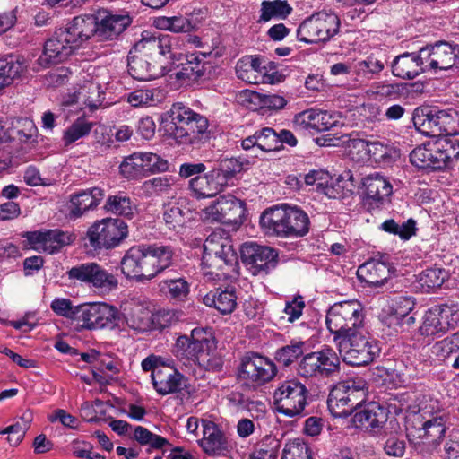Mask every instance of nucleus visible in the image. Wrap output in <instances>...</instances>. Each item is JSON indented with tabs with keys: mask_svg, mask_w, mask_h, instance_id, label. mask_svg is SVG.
I'll use <instances>...</instances> for the list:
<instances>
[{
	"mask_svg": "<svg viewBox=\"0 0 459 459\" xmlns=\"http://www.w3.org/2000/svg\"><path fill=\"white\" fill-rule=\"evenodd\" d=\"M172 353L185 366H197L205 371H219L223 359L217 351L212 333L204 328H195L189 335L176 339Z\"/></svg>",
	"mask_w": 459,
	"mask_h": 459,
	"instance_id": "1",
	"label": "nucleus"
},
{
	"mask_svg": "<svg viewBox=\"0 0 459 459\" xmlns=\"http://www.w3.org/2000/svg\"><path fill=\"white\" fill-rule=\"evenodd\" d=\"M173 252L162 245H139L129 248L121 260V270L126 278L137 281H149L169 267Z\"/></svg>",
	"mask_w": 459,
	"mask_h": 459,
	"instance_id": "2",
	"label": "nucleus"
},
{
	"mask_svg": "<svg viewBox=\"0 0 459 459\" xmlns=\"http://www.w3.org/2000/svg\"><path fill=\"white\" fill-rule=\"evenodd\" d=\"M202 264L207 281H221L235 272L238 255L227 232L217 230L207 237L204 243Z\"/></svg>",
	"mask_w": 459,
	"mask_h": 459,
	"instance_id": "3",
	"label": "nucleus"
},
{
	"mask_svg": "<svg viewBox=\"0 0 459 459\" xmlns=\"http://www.w3.org/2000/svg\"><path fill=\"white\" fill-rule=\"evenodd\" d=\"M307 214L288 204L276 205L266 209L260 216V225L264 232L281 238H299L309 231Z\"/></svg>",
	"mask_w": 459,
	"mask_h": 459,
	"instance_id": "4",
	"label": "nucleus"
},
{
	"mask_svg": "<svg viewBox=\"0 0 459 459\" xmlns=\"http://www.w3.org/2000/svg\"><path fill=\"white\" fill-rule=\"evenodd\" d=\"M446 422V415L443 411H431L424 408L407 426V437L414 446L425 444L437 447L445 437Z\"/></svg>",
	"mask_w": 459,
	"mask_h": 459,
	"instance_id": "5",
	"label": "nucleus"
},
{
	"mask_svg": "<svg viewBox=\"0 0 459 459\" xmlns=\"http://www.w3.org/2000/svg\"><path fill=\"white\" fill-rule=\"evenodd\" d=\"M107 78L105 69L90 67L81 74L80 82L74 91L64 97L62 104L64 106L77 104L80 109L84 107L91 108L99 107L103 100V86L107 83Z\"/></svg>",
	"mask_w": 459,
	"mask_h": 459,
	"instance_id": "6",
	"label": "nucleus"
},
{
	"mask_svg": "<svg viewBox=\"0 0 459 459\" xmlns=\"http://www.w3.org/2000/svg\"><path fill=\"white\" fill-rule=\"evenodd\" d=\"M333 342L343 361L352 366L371 362L378 352V348L370 341L363 326L342 336H334Z\"/></svg>",
	"mask_w": 459,
	"mask_h": 459,
	"instance_id": "7",
	"label": "nucleus"
},
{
	"mask_svg": "<svg viewBox=\"0 0 459 459\" xmlns=\"http://www.w3.org/2000/svg\"><path fill=\"white\" fill-rule=\"evenodd\" d=\"M170 117L175 123L180 125L173 131V137L178 143L193 144L197 139L208 138L207 118L183 103L178 102L172 105Z\"/></svg>",
	"mask_w": 459,
	"mask_h": 459,
	"instance_id": "8",
	"label": "nucleus"
},
{
	"mask_svg": "<svg viewBox=\"0 0 459 459\" xmlns=\"http://www.w3.org/2000/svg\"><path fill=\"white\" fill-rule=\"evenodd\" d=\"M364 309L357 299L334 303L327 311L325 324L334 336H342L363 326Z\"/></svg>",
	"mask_w": 459,
	"mask_h": 459,
	"instance_id": "9",
	"label": "nucleus"
},
{
	"mask_svg": "<svg viewBox=\"0 0 459 459\" xmlns=\"http://www.w3.org/2000/svg\"><path fill=\"white\" fill-rule=\"evenodd\" d=\"M341 21L334 13L319 12L305 19L297 30V38L307 44L328 42L340 31Z\"/></svg>",
	"mask_w": 459,
	"mask_h": 459,
	"instance_id": "10",
	"label": "nucleus"
},
{
	"mask_svg": "<svg viewBox=\"0 0 459 459\" xmlns=\"http://www.w3.org/2000/svg\"><path fill=\"white\" fill-rule=\"evenodd\" d=\"M308 391L297 378L281 382L273 392L275 410L289 418L304 415Z\"/></svg>",
	"mask_w": 459,
	"mask_h": 459,
	"instance_id": "11",
	"label": "nucleus"
},
{
	"mask_svg": "<svg viewBox=\"0 0 459 459\" xmlns=\"http://www.w3.org/2000/svg\"><path fill=\"white\" fill-rule=\"evenodd\" d=\"M75 321L87 330H113L119 325L120 314L116 307L104 302L84 304L77 307Z\"/></svg>",
	"mask_w": 459,
	"mask_h": 459,
	"instance_id": "12",
	"label": "nucleus"
},
{
	"mask_svg": "<svg viewBox=\"0 0 459 459\" xmlns=\"http://www.w3.org/2000/svg\"><path fill=\"white\" fill-rule=\"evenodd\" d=\"M128 235L127 224L117 218L96 221L87 230L90 245L94 249H111L118 247Z\"/></svg>",
	"mask_w": 459,
	"mask_h": 459,
	"instance_id": "13",
	"label": "nucleus"
},
{
	"mask_svg": "<svg viewBox=\"0 0 459 459\" xmlns=\"http://www.w3.org/2000/svg\"><path fill=\"white\" fill-rule=\"evenodd\" d=\"M421 56L426 71L434 73L459 70V45L447 41L421 48Z\"/></svg>",
	"mask_w": 459,
	"mask_h": 459,
	"instance_id": "14",
	"label": "nucleus"
},
{
	"mask_svg": "<svg viewBox=\"0 0 459 459\" xmlns=\"http://www.w3.org/2000/svg\"><path fill=\"white\" fill-rule=\"evenodd\" d=\"M277 372V367L272 359L253 354L241 359L238 378L247 386L258 387L272 381Z\"/></svg>",
	"mask_w": 459,
	"mask_h": 459,
	"instance_id": "15",
	"label": "nucleus"
},
{
	"mask_svg": "<svg viewBox=\"0 0 459 459\" xmlns=\"http://www.w3.org/2000/svg\"><path fill=\"white\" fill-rule=\"evenodd\" d=\"M245 212V203L233 195H221L216 201L205 207L202 211L201 217L205 222L239 225L243 222Z\"/></svg>",
	"mask_w": 459,
	"mask_h": 459,
	"instance_id": "16",
	"label": "nucleus"
},
{
	"mask_svg": "<svg viewBox=\"0 0 459 459\" xmlns=\"http://www.w3.org/2000/svg\"><path fill=\"white\" fill-rule=\"evenodd\" d=\"M458 324V306L446 304L435 306L425 312L420 332L422 335L436 336L444 334Z\"/></svg>",
	"mask_w": 459,
	"mask_h": 459,
	"instance_id": "17",
	"label": "nucleus"
},
{
	"mask_svg": "<svg viewBox=\"0 0 459 459\" xmlns=\"http://www.w3.org/2000/svg\"><path fill=\"white\" fill-rule=\"evenodd\" d=\"M340 359L329 347L305 355L299 362V373L305 377H327L338 372Z\"/></svg>",
	"mask_w": 459,
	"mask_h": 459,
	"instance_id": "18",
	"label": "nucleus"
},
{
	"mask_svg": "<svg viewBox=\"0 0 459 459\" xmlns=\"http://www.w3.org/2000/svg\"><path fill=\"white\" fill-rule=\"evenodd\" d=\"M70 280L87 283L95 289L110 292L118 286L117 278L97 263H84L67 272Z\"/></svg>",
	"mask_w": 459,
	"mask_h": 459,
	"instance_id": "19",
	"label": "nucleus"
},
{
	"mask_svg": "<svg viewBox=\"0 0 459 459\" xmlns=\"http://www.w3.org/2000/svg\"><path fill=\"white\" fill-rule=\"evenodd\" d=\"M241 257L248 271L253 275H258L267 273L275 267L278 254L272 247L247 242L241 247Z\"/></svg>",
	"mask_w": 459,
	"mask_h": 459,
	"instance_id": "20",
	"label": "nucleus"
},
{
	"mask_svg": "<svg viewBox=\"0 0 459 459\" xmlns=\"http://www.w3.org/2000/svg\"><path fill=\"white\" fill-rule=\"evenodd\" d=\"M361 185L363 203L368 209H379L389 203L393 186L383 175L370 174L363 178Z\"/></svg>",
	"mask_w": 459,
	"mask_h": 459,
	"instance_id": "21",
	"label": "nucleus"
},
{
	"mask_svg": "<svg viewBox=\"0 0 459 459\" xmlns=\"http://www.w3.org/2000/svg\"><path fill=\"white\" fill-rule=\"evenodd\" d=\"M75 49L61 30L56 31L46 41L43 52L36 62L38 67L35 70L48 68L65 61Z\"/></svg>",
	"mask_w": 459,
	"mask_h": 459,
	"instance_id": "22",
	"label": "nucleus"
},
{
	"mask_svg": "<svg viewBox=\"0 0 459 459\" xmlns=\"http://www.w3.org/2000/svg\"><path fill=\"white\" fill-rule=\"evenodd\" d=\"M95 20L97 39L100 41L117 39L132 23L128 13H113L108 10L100 11Z\"/></svg>",
	"mask_w": 459,
	"mask_h": 459,
	"instance_id": "23",
	"label": "nucleus"
},
{
	"mask_svg": "<svg viewBox=\"0 0 459 459\" xmlns=\"http://www.w3.org/2000/svg\"><path fill=\"white\" fill-rule=\"evenodd\" d=\"M293 122L301 129H313L317 132L327 131L343 125L340 113L316 109H307L297 114Z\"/></svg>",
	"mask_w": 459,
	"mask_h": 459,
	"instance_id": "24",
	"label": "nucleus"
},
{
	"mask_svg": "<svg viewBox=\"0 0 459 459\" xmlns=\"http://www.w3.org/2000/svg\"><path fill=\"white\" fill-rule=\"evenodd\" d=\"M387 418L388 412L385 408L377 403H368L359 406V410L355 411L351 419V425L356 429L376 433L383 428Z\"/></svg>",
	"mask_w": 459,
	"mask_h": 459,
	"instance_id": "25",
	"label": "nucleus"
},
{
	"mask_svg": "<svg viewBox=\"0 0 459 459\" xmlns=\"http://www.w3.org/2000/svg\"><path fill=\"white\" fill-rule=\"evenodd\" d=\"M105 196L102 188L95 186L79 191L70 195L67 210L71 218H80L86 212L94 210Z\"/></svg>",
	"mask_w": 459,
	"mask_h": 459,
	"instance_id": "26",
	"label": "nucleus"
},
{
	"mask_svg": "<svg viewBox=\"0 0 459 459\" xmlns=\"http://www.w3.org/2000/svg\"><path fill=\"white\" fill-rule=\"evenodd\" d=\"M203 437L199 440L202 449L209 455L224 456L230 445L224 433L212 421L202 420Z\"/></svg>",
	"mask_w": 459,
	"mask_h": 459,
	"instance_id": "27",
	"label": "nucleus"
},
{
	"mask_svg": "<svg viewBox=\"0 0 459 459\" xmlns=\"http://www.w3.org/2000/svg\"><path fill=\"white\" fill-rule=\"evenodd\" d=\"M176 39L169 35L143 36L142 39L135 45V49L144 56L160 55L165 59H176L178 53L174 44Z\"/></svg>",
	"mask_w": 459,
	"mask_h": 459,
	"instance_id": "28",
	"label": "nucleus"
},
{
	"mask_svg": "<svg viewBox=\"0 0 459 459\" xmlns=\"http://www.w3.org/2000/svg\"><path fill=\"white\" fill-rule=\"evenodd\" d=\"M75 48L92 36L97 37L96 20L91 15H80L73 19L69 25L61 30Z\"/></svg>",
	"mask_w": 459,
	"mask_h": 459,
	"instance_id": "29",
	"label": "nucleus"
},
{
	"mask_svg": "<svg viewBox=\"0 0 459 459\" xmlns=\"http://www.w3.org/2000/svg\"><path fill=\"white\" fill-rule=\"evenodd\" d=\"M152 384L155 390L162 395L180 391L183 386V376L175 368L174 361L154 370Z\"/></svg>",
	"mask_w": 459,
	"mask_h": 459,
	"instance_id": "30",
	"label": "nucleus"
},
{
	"mask_svg": "<svg viewBox=\"0 0 459 459\" xmlns=\"http://www.w3.org/2000/svg\"><path fill=\"white\" fill-rule=\"evenodd\" d=\"M420 56L421 49L396 56L392 63L393 74L403 79H413L420 74L427 72Z\"/></svg>",
	"mask_w": 459,
	"mask_h": 459,
	"instance_id": "31",
	"label": "nucleus"
},
{
	"mask_svg": "<svg viewBox=\"0 0 459 459\" xmlns=\"http://www.w3.org/2000/svg\"><path fill=\"white\" fill-rule=\"evenodd\" d=\"M128 73L139 81H151L165 74L163 65H152L144 55L131 56L128 58Z\"/></svg>",
	"mask_w": 459,
	"mask_h": 459,
	"instance_id": "32",
	"label": "nucleus"
},
{
	"mask_svg": "<svg viewBox=\"0 0 459 459\" xmlns=\"http://www.w3.org/2000/svg\"><path fill=\"white\" fill-rule=\"evenodd\" d=\"M190 213L187 199L180 197L164 205L163 220L169 229L177 230L186 225L190 219Z\"/></svg>",
	"mask_w": 459,
	"mask_h": 459,
	"instance_id": "33",
	"label": "nucleus"
},
{
	"mask_svg": "<svg viewBox=\"0 0 459 459\" xmlns=\"http://www.w3.org/2000/svg\"><path fill=\"white\" fill-rule=\"evenodd\" d=\"M358 278L373 287L383 286L390 277L388 265L380 261L371 260L361 264L357 271Z\"/></svg>",
	"mask_w": 459,
	"mask_h": 459,
	"instance_id": "34",
	"label": "nucleus"
},
{
	"mask_svg": "<svg viewBox=\"0 0 459 459\" xmlns=\"http://www.w3.org/2000/svg\"><path fill=\"white\" fill-rule=\"evenodd\" d=\"M190 188L198 198L212 197L224 189L223 179L211 170L207 174L196 176L189 182Z\"/></svg>",
	"mask_w": 459,
	"mask_h": 459,
	"instance_id": "35",
	"label": "nucleus"
},
{
	"mask_svg": "<svg viewBox=\"0 0 459 459\" xmlns=\"http://www.w3.org/2000/svg\"><path fill=\"white\" fill-rule=\"evenodd\" d=\"M236 74L242 81L255 84L265 76V67L257 56H245L237 62Z\"/></svg>",
	"mask_w": 459,
	"mask_h": 459,
	"instance_id": "36",
	"label": "nucleus"
},
{
	"mask_svg": "<svg viewBox=\"0 0 459 459\" xmlns=\"http://www.w3.org/2000/svg\"><path fill=\"white\" fill-rule=\"evenodd\" d=\"M237 295L234 288L218 289L210 291L203 298L207 307H213L222 314H230L237 306Z\"/></svg>",
	"mask_w": 459,
	"mask_h": 459,
	"instance_id": "37",
	"label": "nucleus"
},
{
	"mask_svg": "<svg viewBox=\"0 0 459 459\" xmlns=\"http://www.w3.org/2000/svg\"><path fill=\"white\" fill-rule=\"evenodd\" d=\"M307 186H315L316 189L329 198H338L341 195L340 186L331 178L328 172L324 170H314L304 178Z\"/></svg>",
	"mask_w": 459,
	"mask_h": 459,
	"instance_id": "38",
	"label": "nucleus"
},
{
	"mask_svg": "<svg viewBox=\"0 0 459 459\" xmlns=\"http://www.w3.org/2000/svg\"><path fill=\"white\" fill-rule=\"evenodd\" d=\"M436 141L425 143L416 147L410 154L411 162L420 169H439L437 159Z\"/></svg>",
	"mask_w": 459,
	"mask_h": 459,
	"instance_id": "39",
	"label": "nucleus"
},
{
	"mask_svg": "<svg viewBox=\"0 0 459 459\" xmlns=\"http://www.w3.org/2000/svg\"><path fill=\"white\" fill-rule=\"evenodd\" d=\"M344 385L338 384L330 392L327 404L331 414L335 418L347 417L354 411V405L348 403L349 394L344 393Z\"/></svg>",
	"mask_w": 459,
	"mask_h": 459,
	"instance_id": "40",
	"label": "nucleus"
},
{
	"mask_svg": "<svg viewBox=\"0 0 459 459\" xmlns=\"http://www.w3.org/2000/svg\"><path fill=\"white\" fill-rule=\"evenodd\" d=\"M104 209L112 214L132 219L136 212L137 207L126 194L119 192L108 196Z\"/></svg>",
	"mask_w": 459,
	"mask_h": 459,
	"instance_id": "41",
	"label": "nucleus"
},
{
	"mask_svg": "<svg viewBox=\"0 0 459 459\" xmlns=\"http://www.w3.org/2000/svg\"><path fill=\"white\" fill-rule=\"evenodd\" d=\"M437 151V168L443 169L453 165L459 159V142L456 139L444 137L436 141Z\"/></svg>",
	"mask_w": 459,
	"mask_h": 459,
	"instance_id": "42",
	"label": "nucleus"
},
{
	"mask_svg": "<svg viewBox=\"0 0 459 459\" xmlns=\"http://www.w3.org/2000/svg\"><path fill=\"white\" fill-rule=\"evenodd\" d=\"M292 12L286 0H264L261 3L258 23L268 22L273 19H285Z\"/></svg>",
	"mask_w": 459,
	"mask_h": 459,
	"instance_id": "43",
	"label": "nucleus"
},
{
	"mask_svg": "<svg viewBox=\"0 0 459 459\" xmlns=\"http://www.w3.org/2000/svg\"><path fill=\"white\" fill-rule=\"evenodd\" d=\"M448 277V272L442 268H427L417 276V288L422 292L434 291L440 288Z\"/></svg>",
	"mask_w": 459,
	"mask_h": 459,
	"instance_id": "44",
	"label": "nucleus"
},
{
	"mask_svg": "<svg viewBox=\"0 0 459 459\" xmlns=\"http://www.w3.org/2000/svg\"><path fill=\"white\" fill-rule=\"evenodd\" d=\"M369 161L379 166H390L400 158L399 151L389 143L370 142Z\"/></svg>",
	"mask_w": 459,
	"mask_h": 459,
	"instance_id": "45",
	"label": "nucleus"
},
{
	"mask_svg": "<svg viewBox=\"0 0 459 459\" xmlns=\"http://www.w3.org/2000/svg\"><path fill=\"white\" fill-rule=\"evenodd\" d=\"M143 152H134L124 158L120 163V174L127 179H139L147 177Z\"/></svg>",
	"mask_w": 459,
	"mask_h": 459,
	"instance_id": "46",
	"label": "nucleus"
},
{
	"mask_svg": "<svg viewBox=\"0 0 459 459\" xmlns=\"http://www.w3.org/2000/svg\"><path fill=\"white\" fill-rule=\"evenodd\" d=\"M153 25L162 30H169L174 33H186L195 30V25L190 19L182 15L178 16H160L157 17Z\"/></svg>",
	"mask_w": 459,
	"mask_h": 459,
	"instance_id": "47",
	"label": "nucleus"
},
{
	"mask_svg": "<svg viewBox=\"0 0 459 459\" xmlns=\"http://www.w3.org/2000/svg\"><path fill=\"white\" fill-rule=\"evenodd\" d=\"M27 65L23 58L10 57L0 59V85L2 88L9 85L19 77L26 69Z\"/></svg>",
	"mask_w": 459,
	"mask_h": 459,
	"instance_id": "48",
	"label": "nucleus"
},
{
	"mask_svg": "<svg viewBox=\"0 0 459 459\" xmlns=\"http://www.w3.org/2000/svg\"><path fill=\"white\" fill-rule=\"evenodd\" d=\"M161 99L159 89H138L127 95V102L134 108L155 106L161 101Z\"/></svg>",
	"mask_w": 459,
	"mask_h": 459,
	"instance_id": "49",
	"label": "nucleus"
},
{
	"mask_svg": "<svg viewBox=\"0 0 459 459\" xmlns=\"http://www.w3.org/2000/svg\"><path fill=\"white\" fill-rule=\"evenodd\" d=\"M412 120L415 128L420 134L430 137L437 136L433 110L418 108L414 112Z\"/></svg>",
	"mask_w": 459,
	"mask_h": 459,
	"instance_id": "50",
	"label": "nucleus"
},
{
	"mask_svg": "<svg viewBox=\"0 0 459 459\" xmlns=\"http://www.w3.org/2000/svg\"><path fill=\"white\" fill-rule=\"evenodd\" d=\"M160 291L176 299H184L189 293V284L184 278L164 280L159 283Z\"/></svg>",
	"mask_w": 459,
	"mask_h": 459,
	"instance_id": "51",
	"label": "nucleus"
},
{
	"mask_svg": "<svg viewBox=\"0 0 459 459\" xmlns=\"http://www.w3.org/2000/svg\"><path fill=\"white\" fill-rule=\"evenodd\" d=\"M381 229L385 232L399 236L403 240L410 239L416 234V221L410 218L402 224L397 223L394 220H386L381 224Z\"/></svg>",
	"mask_w": 459,
	"mask_h": 459,
	"instance_id": "52",
	"label": "nucleus"
},
{
	"mask_svg": "<svg viewBox=\"0 0 459 459\" xmlns=\"http://www.w3.org/2000/svg\"><path fill=\"white\" fill-rule=\"evenodd\" d=\"M173 184L174 180L169 177H156L144 181L140 189L144 196L151 197L168 193Z\"/></svg>",
	"mask_w": 459,
	"mask_h": 459,
	"instance_id": "53",
	"label": "nucleus"
},
{
	"mask_svg": "<svg viewBox=\"0 0 459 459\" xmlns=\"http://www.w3.org/2000/svg\"><path fill=\"white\" fill-rule=\"evenodd\" d=\"M92 124L84 118H77L63 133V142L65 146L72 144L79 139L88 135L91 131Z\"/></svg>",
	"mask_w": 459,
	"mask_h": 459,
	"instance_id": "54",
	"label": "nucleus"
},
{
	"mask_svg": "<svg viewBox=\"0 0 459 459\" xmlns=\"http://www.w3.org/2000/svg\"><path fill=\"white\" fill-rule=\"evenodd\" d=\"M128 325L136 331L143 332L150 328V311L140 305H136L126 313Z\"/></svg>",
	"mask_w": 459,
	"mask_h": 459,
	"instance_id": "55",
	"label": "nucleus"
},
{
	"mask_svg": "<svg viewBox=\"0 0 459 459\" xmlns=\"http://www.w3.org/2000/svg\"><path fill=\"white\" fill-rule=\"evenodd\" d=\"M429 352L431 362L439 364L445 362L453 353L456 352V349L450 336L435 342L431 346Z\"/></svg>",
	"mask_w": 459,
	"mask_h": 459,
	"instance_id": "56",
	"label": "nucleus"
},
{
	"mask_svg": "<svg viewBox=\"0 0 459 459\" xmlns=\"http://www.w3.org/2000/svg\"><path fill=\"white\" fill-rule=\"evenodd\" d=\"M74 237L67 232L57 230H47L44 252L53 254L63 247L72 243Z\"/></svg>",
	"mask_w": 459,
	"mask_h": 459,
	"instance_id": "57",
	"label": "nucleus"
},
{
	"mask_svg": "<svg viewBox=\"0 0 459 459\" xmlns=\"http://www.w3.org/2000/svg\"><path fill=\"white\" fill-rule=\"evenodd\" d=\"M305 342L301 341H293L290 344L278 350L275 358L284 366H289L296 360L304 351Z\"/></svg>",
	"mask_w": 459,
	"mask_h": 459,
	"instance_id": "58",
	"label": "nucleus"
},
{
	"mask_svg": "<svg viewBox=\"0 0 459 459\" xmlns=\"http://www.w3.org/2000/svg\"><path fill=\"white\" fill-rule=\"evenodd\" d=\"M257 147L264 152H274L281 150L279 137L275 131L270 127H264L255 132Z\"/></svg>",
	"mask_w": 459,
	"mask_h": 459,
	"instance_id": "59",
	"label": "nucleus"
},
{
	"mask_svg": "<svg viewBox=\"0 0 459 459\" xmlns=\"http://www.w3.org/2000/svg\"><path fill=\"white\" fill-rule=\"evenodd\" d=\"M206 53L195 52L187 56L186 62L182 65L190 74V81H196L204 75L205 71L204 58Z\"/></svg>",
	"mask_w": 459,
	"mask_h": 459,
	"instance_id": "60",
	"label": "nucleus"
},
{
	"mask_svg": "<svg viewBox=\"0 0 459 459\" xmlns=\"http://www.w3.org/2000/svg\"><path fill=\"white\" fill-rule=\"evenodd\" d=\"M340 385H344V393L349 394L350 401H347L348 403H351L354 405V411H357L361 405V403L364 401L366 396L365 391V384L363 381H347L343 383H340Z\"/></svg>",
	"mask_w": 459,
	"mask_h": 459,
	"instance_id": "61",
	"label": "nucleus"
},
{
	"mask_svg": "<svg viewBox=\"0 0 459 459\" xmlns=\"http://www.w3.org/2000/svg\"><path fill=\"white\" fill-rule=\"evenodd\" d=\"M414 301L411 298L400 296L392 301L391 308L393 315L398 318H405L407 323H414V317L408 316L414 307Z\"/></svg>",
	"mask_w": 459,
	"mask_h": 459,
	"instance_id": "62",
	"label": "nucleus"
},
{
	"mask_svg": "<svg viewBox=\"0 0 459 459\" xmlns=\"http://www.w3.org/2000/svg\"><path fill=\"white\" fill-rule=\"evenodd\" d=\"M242 169L241 164L235 159L222 160L217 169H212L223 179V186L226 187L233 177Z\"/></svg>",
	"mask_w": 459,
	"mask_h": 459,
	"instance_id": "63",
	"label": "nucleus"
},
{
	"mask_svg": "<svg viewBox=\"0 0 459 459\" xmlns=\"http://www.w3.org/2000/svg\"><path fill=\"white\" fill-rule=\"evenodd\" d=\"M281 459H312L308 446L299 440H293L285 445Z\"/></svg>",
	"mask_w": 459,
	"mask_h": 459,
	"instance_id": "64",
	"label": "nucleus"
}]
</instances>
